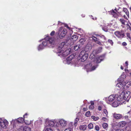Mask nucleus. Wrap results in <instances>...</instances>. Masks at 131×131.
<instances>
[{
	"label": "nucleus",
	"instance_id": "1",
	"mask_svg": "<svg viewBox=\"0 0 131 131\" xmlns=\"http://www.w3.org/2000/svg\"><path fill=\"white\" fill-rule=\"evenodd\" d=\"M94 51L90 56V58L91 59L92 62L87 64L85 67L87 72L95 70L98 66V64L95 65V63H100L104 58L105 55L95 57L94 55Z\"/></svg>",
	"mask_w": 131,
	"mask_h": 131
},
{
	"label": "nucleus",
	"instance_id": "2",
	"mask_svg": "<svg viewBox=\"0 0 131 131\" xmlns=\"http://www.w3.org/2000/svg\"><path fill=\"white\" fill-rule=\"evenodd\" d=\"M128 87L125 85V83L124 82H119L116 85V88L120 91L123 92L126 90Z\"/></svg>",
	"mask_w": 131,
	"mask_h": 131
},
{
	"label": "nucleus",
	"instance_id": "3",
	"mask_svg": "<svg viewBox=\"0 0 131 131\" xmlns=\"http://www.w3.org/2000/svg\"><path fill=\"white\" fill-rule=\"evenodd\" d=\"M67 122L64 119H61L60 120L59 123L57 122L56 124V127H58L59 129L58 130L61 129L63 127H65L67 125Z\"/></svg>",
	"mask_w": 131,
	"mask_h": 131
},
{
	"label": "nucleus",
	"instance_id": "4",
	"mask_svg": "<svg viewBox=\"0 0 131 131\" xmlns=\"http://www.w3.org/2000/svg\"><path fill=\"white\" fill-rule=\"evenodd\" d=\"M67 32V30L66 29H63L62 27H60L59 29L58 32V35H59L60 38L62 39L65 36Z\"/></svg>",
	"mask_w": 131,
	"mask_h": 131
},
{
	"label": "nucleus",
	"instance_id": "5",
	"mask_svg": "<svg viewBox=\"0 0 131 131\" xmlns=\"http://www.w3.org/2000/svg\"><path fill=\"white\" fill-rule=\"evenodd\" d=\"M71 50V49L70 48L67 49L64 52H63V50H61L58 52L57 54L59 56L61 55L63 57H66L70 53Z\"/></svg>",
	"mask_w": 131,
	"mask_h": 131
},
{
	"label": "nucleus",
	"instance_id": "6",
	"mask_svg": "<svg viewBox=\"0 0 131 131\" xmlns=\"http://www.w3.org/2000/svg\"><path fill=\"white\" fill-rule=\"evenodd\" d=\"M80 56L81 57V60L82 62H84L87 59L88 54V53L85 52L84 50H82L80 53Z\"/></svg>",
	"mask_w": 131,
	"mask_h": 131
},
{
	"label": "nucleus",
	"instance_id": "7",
	"mask_svg": "<svg viewBox=\"0 0 131 131\" xmlns=\"http://www.w3.org/2000/svg\"><path fill=\"white\" fill-rule=\"evenodd\" d=\"M8 122L6 119L0 118V127L6 128L8 125Z\"/></svg>",
	"mask_w": 131,
	"mask_h": 131
},
{
	"label": "nucleus",
	"instance_id": "8",
	"mask_svg": "<svg viewBox=\"0 0 131 131\" xmlns=\"http://www.w3.org/2000/svg\"><path fill=\"white\" fill-rule=\"evenodd\" d=\"M114 34L117 37L120 39L123 38L125 36L124 32L122 30L120 31H116L115 32Z\"/></svg>",
	"mask_w": 131,
	"mask_h": 131
},
{
	"label": "nucleus",
	"instance_id": "9",
	"mask_svg": "<svg viewBox=\"0 0 131 131\" xmlns=\"http://www.w3.org/2000/svg\"><path fill=\"white\" fill-rule=\"evenodd\" d=\"M56 123V121L54 120L47 119L46 121V124L49 126L53 127Z\"/></svg>",
	"mask_w": 131,
	"mask_h": 131
},
{
	"label": "nucleus",
	"instance_id": "10",
	"mask_svg": "<svg viewBox=\"0 0 131 131\" xmlns=\"http://www.w3.org/2000/svg\"><path fill=\"white\" fill-rule=\"evenodd\" d=\"M46 40H48L49 47L52 46L54 45L55 40L53 38H49V37H46Z\"/></svg>",
	"mask_w": 131,
	"mask_h": 131
},
{
	"label": "nucleus",
	"instance_id": "11",
	"mask_svg": "<svg viewBox=\"0 0 131 131\" xmlns=\"http://www.w3.org/2000/svg\"><path fill=\"white\" fill-rule=\"evenodd\" d=\"M122 93H124L123 94V96L124 97V99L126 100L127 98H128L130 94V92L129 91H123Z\"/></svg>",
	"mask_w": 131,
	"mask_h": 131
},
{
	"label": "nucleus",
	"instance_id": "12",
	"mask_svg": "<svg viewBox=\"0 0 131 131\" xmlns=\"http://www.w3.org/2000/svg\"><path fill=\"white\" fill-rule=\"evenodd\" d=\"M19 129V130H23V131H31V128L27 126H21Z\"/></svg>",
	"mask_w": 131,
	"mask_h": 131
},
{
	"label": "nucleus",
	"instance_id": "13",
	"mask_svg": "<svg viewBox=\"0 0 131 131\" xmlns=\"http://www.w3.org/2000/svg\"><path fill=\"white\" fill-rule=\"evenodd\" d=\"M126 124V122L125 121H122L119 122L117 124L118 126L120 127H122L125 126Z\"/></svg>",
	"mask_w": 131,
	"mask_h": 131
},
{
	"label": "nucleus",
	"instance_id": "14",
	"mask_svg": "<svg viewBox=\"0 0 131 131\" xmlns=\"http://www.w3.org/2000/svg\"><path fill=\"white\" fill-rule=\"evenodd\" d=\"M124 93H121V95L117 97L116 96L115 97L117 98V101H121L123 99H124V97L123 96Z\"/></svg>",
	"mask_w": 131,
	"mask_h": 131
},
{
	"label": "nucleus",
	"instance_id": "15",
	"mask_svg": "<svg viewBox=\"0 0 131 131\" xmlns=\"http://www.w3.org/2000/svg\"><path fill=\"white\" fill-rule=\"evenodd\" d=\"M79 42L80 43L79 45H80L81 46L82 45L86 43V39L85 38L81 39L80 40Z\"/></svg>",
	"mask_w": 131,
	"mask_h": 131
},
{
	"label": "nucleus",
	"instance_id": "16",
	"mask_svg": "<svg viewBox=\"0 0 131 131\" xmlns=\"http://www.w3.org/2000/svg\"><path fill=\"white\" fill-rule=\"evenodd\" d=\"M114 117L117 119H119L121 118L122 116V114H116L114 113L113 114Z\"/></svg>",
	"mask_w": 131,
	"mask_h": 131
},
{
	"label": "nucleus",
	"instance_id": "17",
	"mask_svg": "<svg viewBox=\"0 0 131 131\" xmlns=\"http://www.w3.org/2000/svg\"><path fill=\"white\" fill-rule=\"evenodd\" d=\"M74 57L73 55H71L68 57L66 59L67 63L68 64L70 63Z\"/></svg>",
	"mask_w": 131,
	"mask_h": 131
},
{
	"label": "nucleus",
	"instance_id": "18",
	"mask_svg": "<svg viewBox=\"0 0 131 131\" xmlns=\"http://www.w3.org/2000/svg\"><path fill=\"white\" fill-rule=\"evenodd\" d=\"M91 48V45L90 44H88L87 45L84 50L85 51V52H86L90 50Z\"/></svg>",
	"mask_w": 131,
	"mask_h": 131
},
{
	"label": "nucleus",
	"instance_id": "19",
	"mask_svg": "<svg viewBox=\"0 0 131 131\" xmlns=\"http://www.w3.org/2000/svg\"><path fill=\"white\" fill-rule=\"evenodd\" d=\"M78 39L77 36L76 35H73L71 38L69 39V41H68V42H69L70 41L72 40V41H75Z\"/></svg>",
	"mask_w": 131,
	"mask_h": 131
},
{
	"label": "nucleus",
	"instance_id": "20",
	"mask_svg": "<svg viewBox=\"0 0 131 131\" xmlns=\"http://www.w3.org/2000/svg\"><path fill=\"white\" fill-rule=\"evenodd\" d=\"M116 9H115L114 10H112V11L110 12L111 14L115 17H116L118 15L116 13Z\"/></svg>",
	"mask_w": 131,
	"mask_h": 131
},
{
	"label": "nucleus",
	"instance_id": "21",
	"mask_svg": "<svg viewBox=\"0 0 131 131\" xmlns=\"http://www.w3.org/2000/svg\"><path fill=\"white\" fill-rule=\"evenodd\" d=\"M42 44L44 46H48L49 47V44L48 43V40H46V38H45L43 40V41L42 42Z\"/></svg>",
	"mask_w": 131,
	"mask_h": 131
},
{
	"label": "nucleus",
	"instance_id": "22",
	"mask_svg": "<svg viewBox=\"0 0 131 131\" xmlns=\"http://www.w3.org/2000/svg\"><path fill=\"white\" fill-rule=\"evenodd\" d=\"M116 99V97L113 95H111L109 96L108 100L109 101L112 102Z\"/></svg>",
	"mask_w": 131,
	"mask_h": 131
},
{
	"label": "nucleus",
	"instance_id": "23",
	"mask_svg": "<svg viewBox=\"0 0 131 131\" xmlns=\"http://www.w3.org/2000/svg\"><path fill=\"white\" fill-rule=\"evenodd\" d=\"M87 128V126L86 125H81L79 126V129L81 130H85Z\"/></svg>",
	"mask_w": 131,
	"mask_h": 131
},
{
	"label": "nucleus",
	"instance_id": "24",
	"mask_svg": "<svg viewBox=\"0 0 131 131\" xmlns=\"http://www.w3.org/2000/svg\"><path fill=\"white\" fill-rule=\"evenodd\" d=\"M119 105V103H118L117 101H115L113 102L112 104V106L114 107H117Z\"/></svg>",
	"mask_w": 131,
	"mask_h": 131
},
{
	"label": "nucleus",
	"instance_id": "25",
	"mask_svg": "<svg viewBox=\"0 0 131 131\" xmlns=\"http://www.w3.org/2000/svg\"><path fill=\"white\" fill-rule=\"evenodd\" d=\"M65 44V43L64 42H62L59 45L58 49L59 50H60L62 48H63V46H64Z\"/></svg>",
	"mask_w": 131,
	"mask_h": 131
},
{
	"label": "nucleus",
	"instance_id": "26",
	"mask_svg": "<svg viewBox=\"0 0 131 131\" xmlns=\"http://www.w3.org/2000/svg\"><path fill=\"white\" fill-rule=\"evenodd\" d=\"M25 119L23 117H20L18 118L17 119V121L18 122L21 123L24 121Z\"/></svg>",
	"mask_w": 131,
	"mask_h": 131
},
{
	"label": "nucleus",
	"instance_id": "27",
	"mask_svg": "<svg viewBox=\"0 0 131 131\" xmlns=\"http://www.w3.org/2000/svg\"><path fill=\"white\" fill-rule=\"evenodd\" d=\"M81 46L80 45H76L74 47V49L75 50H77L81 47Z\"/></svg>",
	"mask_w": 131,
	"mask_h": 131
},
{
	"label": "nucleus",
	"instance_id": "28",
	"mask_svg": "<svg viewBox=\"0 0 131 131\" xmlns=\"http://www.w3.org/2000/svg\"><path fill=\"white\" fill-rule=\"evenodd\" d=\"M120 21L123 25L126 26V23L127 22H126L125 20L123 19H121Z\"/></svg>",
	"mask_w": 131,
	"mask_h": 131
},
{
	"label": "nucleus",
	"instance_id": "29",
	"mask_svg": "<svg viewBox=\"0 0 131 131\" xmlns=\"http://www.w3.org/2000/svg\"><path fill=\"white\" fill-rule=\"evenodd\" d=\"M44 47L45 46H44L42 44H40L38 47V50H41L44 48Z\"/></svg>",
	"mask_w": 131,
	"mask_h": 131
},
{
	"label": "nucleus",
	"instance_id": "30",
	"mask_svg": "<svg viewBox=\"0 0 131 131\" xmlns=\"http://www.w3.org/2000/svg\"><path fill=\"white\" fill-rule=\"evenodd\" d=\"M123 10L124 12L126 13V15L127 16H129V12H128V10L126 8H124L123 9Z\"/></svg>",
	"mask_w": 131,
	"mask_h": 131
},
{
	"label": "nucleus",
	"instance_id": "31",
	"mask_svg": "<svg viewBox=\"0 0 131 131\" xmlns=\"http://www.w3.org/2000/svg\"><path fill=\"white\" fill-rule=\"evenodd\" d=\"M24 122L25 123L28 125L30 124L31 123V121L25 120Z\"/></svg>",
	"mask_w": 131,
	"mask_h": 131
},
{
	"label": "nucleus",
	"instance_id": "32",
	"mask_svg": "<svg viewBox=\"0 0 131 131\" xmlns=\"http://www.w3.org/2000/svg\"><path fill=\"white\" fill-rule=\"evenodd\" d=\"M93 126L92 123L89 124L88 125V127L89 129H92L93 128Z\"/></svg>",
	"mask_w": 131,
	"mask_h": 131
},
{
	"label": "nucleus",
	"instance_id": "33",
	"mask_svg": "<svg viewBox=\"0 0 131 131\" xmlns=\"http://www.w3.org/2000/svg\"><path fill=\"white\" fill-rule=\"evenodd\" d=\"M91 117L92 119H93V120L95 121H96L99 119V117H95L93 116H92Z\"/></svg>",
	"mask_w": 131,
	"mask_h": 131
},
{
	"label": "nucleus",
	"instance_id": "34",
	"mask_svg": "<svg viewBox=\"0 0 131 131\" xmlns=\"http://www.w3.org/2000/svg\"><path fill=\"white\" fill-rule=\"evenodd\" d=\"M79 120V118H76L75 119L74 122V125L75 126H76L77 125V124Z\"/></svg>",
	"mask_w": 131,
	"mask_h": 131
},
{
	"label": "nucleus",
	"instance_id": "35",
	"mask_svg": "<svg viewBox=\"0 0 131 131\" xmlns=\"http://www.w3.org/2000/svg\"><path fill=\"white\" fill-rule=\"evenodd\" d=\"M85 115L87 117L90 116L91 115L90 112L88 111L86 112L85 114Z\"/></svg>",
	"mask_w": 131,
	"mask_h": 131
},
{
	"label": "nucleus",
	"instance_id": "36",
	"mask_svg": "<svg viewBox=\"0 0 131 131\" xmlns=\"http://www.w3.org/2000/svg\"><path fill=\"white\" fill-rule=\"evenodd\" d=\"M126 27L127 29L131 30V26H130L127 23H126Z\"/></svg>",
	"mask_w": 131,
	"mask_h": 131
},
{
	"label": "nucleus",
	"instance_id": "37",
	"mask_svg": "<svg viewBox=\"0 0 131 131\" xmlns=\"http://www.w3.org/2000/svg\"><path fill=\"white\" fill-rule=\"evenodd\" d=\"M103 127L105 129L108 126V124L106 123H104L102 125Z\"/></svg>",
	"mask_w": 131,
	"mask_h": 131
},
{
	"label": "nucleus",
	"instance_id": "38",
	"mask_svg": "<svg viewBox=\"0 0 131 131\" xmlns=\"http://www.w3.org/2000/svg\"><path fill=\"white\" fill-rule=\"evenodd\" d=\"M108 43H110L111 44V45L112 46L113 45V43L112 40L108 39Z\"/></svg>",
	"mask_w": 131,
	"mask_h": 131
},
{
	"label": "nucleus",
	"instance_id": "39",
	"mask_svg": "<svg viewBox=\"0 0 131 131\" xmlns=\"http://www.w3.org/2000/svg\"><path fill=\"white\" fill-rule=\"evenodd\" d=\"M45 129V131H53V130L50 128H46Z\"/></svg>",
	"mask_w": 131,
	"mask_h": 131
},
{
	"label": "nucleus",
	"instance_id": "40",
	"mask_svg": "<svg viewBox=\"0 0 131 131\" xmlns=\"http://www.w3.org/2000/svg\"><path fill=\"white\" fill-rule=\"evenodd\" d=\"M92 38L95 42H96V41H98V39L94 36H92Z\"/></svg>",
	"mask_w": 131,
	"mask_h": 131
},
{
	"label": "nucleus",
	"instance_id": "41",
	"mask_svg": "<svg viewBox=\"0 0 131 131\" xmlns=\"http://www.w3.org/2000/svg\"><path fill=\"white\" fill-rule=\"evenodd\" d=\"M103 112L105 114V116H107L108 113L107 111L105 109H104V110Z\"/></svg>",
	"mask_w": 131,
	"mask_h": 131
},
{
	"label": "nucleus",
	"instance_id": "42",
	"mask_svg": "<svg viewBox=\"0 0 131 131\" xmlns=\"http://www.w3.org/2000/svg\"><path fill=\"white\" fill-rule=\"evenodd\" d=\"M95 129L97 131H99V126L97 125H96L95 127Z\"/></svg>",
	"mask_w": 131,
	"mask_h": 131
},
{
	"label": "nucleus",
	"instance_id": "43",
	"mask_svg": "<svg viewBox=\"0 0 131 131\" xmlns=\"http://www.w3.org/2000/svg\"><path fill=\"white\" fill-rule=\"evenodd\" d=\"M89 108L90 109H93L94 108V106L93 105H91L89 106Z\"/></svg>",
	"mask_w": 131,
	"mask_h": 131
},
{
	"label": "nucleus",
	"instance_id": "44",
	"mask_svg": "<svg viewBox=\"0 0 131 131\" xmlns=\"http://www.w3.org/2000/svg\"><path fill=\"white\" fill-rule=\"evenodd\" d=\"M102 119L104 121H107V119L105 117H103L102 118Z\"/></svg>",
	"mask_w": 131,
	"mask_h": 131
},
{
	"label": "nucleus",
	"instance_id": "45",
	"mask_svg": "<svg viewBox=\"0 0 131 131\" xmlns=\"http://www.w3.org/2000/svg\"><path fill=\"white\" fill-rule=\"evenodd\" d=\"M126 35L127 37L128 38H130V35L129 33L127 32L126 33Z\"/></svg>",
	"mask_w": 131,
	"mask_h": 131
},
{
	"label": "nucleus",
	"instance_id": "46",
	"mask_svg": "<svg viewBox=\"0 0 131 131\" xmlns=\"http://www.w3.org/2000/svg\"><path fill=\"white\" fill-rule=\"evenodd\" d=\"M13 127L14 128V129H12V130L13 131H17L16 126L15 125H13Z\"/></svg>",
	"mask_w": 131,
	"mask_h": 131
},
{
	"label": "nucleus",
	"instance_id": "47",
	"mask_svg": "<svg viewBox=\"0 0 131 131\" xmlns=\"http://www.w3.org/2000/svg\"><path fill=\"white\" fill-rule=\"evenodd\" d=\"M64 131H72L71 128H69L66 129Z\"/></svg>",
	"mask_w": 131,
	"mask_h": 131
},
{
	"label": "nucleus",
	"instance_id": "48",
	"mask_svg": "<svg viewBox=\"0 0 131 131\" xmlns=\"http://www.w3.org/2000/svg\"><path fill=\"white\" fill-rule=\"evenodd\" d=\"M115 131H124V130L122 129H119L116 130Z\"/></svg>",
	"mask_w": 131,
	"mask_h": 131
},
{
	"label": "nucleus",
	"instance_id": "49",
	"mask_svg": "<svg viewBox=\"0 0 131 131\" xmlns=\"http://www.w3.org/2000/svg\"><path fill=\"white\" fill-rule=\"evenodd\" d=\"M55 31H52L50 34L52 36H53L55 33Z\"/></svg>",
	"mask_w": 131,
	"mask_h": 131
},
{
	"label": "nucleus",
	"instance_id": "50",
	"mask_svg": "<svg viewBox=\"0 0 131 131\" xmlns=\"http://www.w3.org/2000/svg\"><path fill=\"white\" fill-rule=\"evenodd\" d=\"M28 114H27V113H26L25 115H24V118H25L26 117H27V116H28Z\"/></svg>",
	"mask_w": 131,
	"mask_h": 131
},
{
	"label": "nucleus",
	"instance_id": "51",
	"mask_svg": "<svg viewBox=\"0 0 131 131\" xmlns=\"http://www.w3.org/2000/svg\"><path fill=\"white\" fill-rule=\"evenodd\" d=\"M122 45L123 46H126L127 45L126 43L125 42H124L122 43Z\"/></svg>",
	"mask_w": 131,
	"mask_h": 131
},
{
	"label": "nucleus",
	"instance_id": "52",
	"mask_svg": "<svg viewBox=\"0 0 131 131\" xmlns=\"http://www.w3.org/2000/svg\"><path fill=\"white\" fill-rule=\"evenodd\" d=\"M98 109L100 111L102 109V107L101 106H99L98 107Z\"/></svg>",
	"mask_w": 131,
	"mask_h": 131
},
{
	"label": "nucleus",
	"instance_id": "53",
	"mask_svg": "<svg viewBox=\"0 0 131 131\" xmlns=\"http://www.w3.org/2000/svg\"><path fill=\"white\" fill-rule=\"evenodd\" d=\"M97 43L99 44V45H101V42L99 41V40H98V41H96V42Z\"/></svg>",
	"mask_w": 131,
	"mask_h": 131
},
{
	"label": "nucleus",
	"instance_id": "54",
	"mask_svg": "<svg viewBox=\"0 0 131 131\" xmlns=\"http://www.w3.org/2000/svg\"><path fill=\"white\" fill-rule=\"evenodd\" d=\"M124 118L126 119H128V116H124Z\"/></svg>",
	"mask_w": 131,
	"mask_h": 131
},
{
	"label": "nucleus",
	"instance_id": "55",
	"mask_svg": "<svg viewBox=\"0 0 131 131\" xmlns=\"http://www.w3.org/2000/svg\"><path fill=\"white\" fill-rule=\"evenodd\" d=\"M91 105H93L94 104V102L93 101H91Z\"/></svg>",
	"mask_w": 131,
	"mask_h": 131
},
{
	"label": "nucleus",
	"instance_id": "56",
	"mask_svg": "<svg viewBox=\"0 0 131 131\" xmlns=\"http://www.w3.org/2000/svg\"><path fill=\"white\" fill-rule=\"evenodd\" d=\"M83 110L84 111H86L88 110V109L86 108H83Z\"/></svg>",
	"mask_w": 131,
	"mask_h": 131
},
{
	"label": "nucleus",
	"instance_id": "57",
	"mask_svg": "<svg viewBox=\"0 0 131 131\" xmlns=\"http://www.w3.org/2000/svg\"><path fill=\"white\" fill-rule=\"evenodd\" d=\"M100 37L102 38H104V40H105V37L103 35H102V36H100Z\"/></svg>",
	"mask_w": 131,
	"mask_h": 131
},
{
	"label": "nucleus",
	"instance_id": "58",
	"mask_svg": "<svg viewBox=\"0 0 131 131\" xmlns=\"http://www.w3.org/2000/svg\"><path fill=\"white\" fill-rule=\"evenodd\" d=\"M37 121L35 122V125H37V124L38 121Z\"/></svg>",
	"mask_w": 131,
	"mask_h": 131
},
{
	"label": "nucleus",
	"instance_id": "59",
	"mask_svg": "<svg viewBox=\"0 0 131 131\" xmlns=\"http://www.w3.org/2000/svg\"><path fill=\"white\" fill-rule=\"evenodd\" d=\"M16 120V119H15V120H13V119L12 120V121H10V123H11V124H12V122H13V121H15V120Z\"/></svg>",
	"mask_w": 131,
	"mask_h": 131
},
{
	"label": "nucleus",
	"instance_id": "60",
	"mask_svg": "<svg viewBox=\"0 0 131 131\" xmlns=\"http://www.w3.org/2000/svg\"><path fill=\"white\" fill-rule=\"evenodd\" d=\"M125 63L126 64L127 66L128 65V63L127 61H126L125 62Z\"/></svg>",
	"mask_w": 131,
	"mask_h": 131
},
{
	"label": "nucleus",
	"instance_id": "61",
	"mask_svg": "<svg viewBox=\"0 0 131 131\" xmlns=\"http://www.w3.org/2000/svg\"><path fill=\"white\" fill-rule=\"evenodd\" d=\"M92 19H93V20H96V18H92Z\"/></svg>",
	"mask_w": 131,
	"mask_h": 131
},
{
	"label": "nucleus",
	"instance_id": "62",
	"mask_svg": "<svg viewBox=\"0 0 131 131\" xmlns=\"http://www.w3.org/2000/svg\"><path fill=\"white\" fill-rule=\"evenodd\" d=\"M121 69L122 70H123V68L122 66H121Z\"/></svg>",
	"mask_w": 131,
	"mask_h": 131
},
{
	"label": "nucleus",
	"instance_id": "63",
	"mask_svg": "<svg viewBox=\"0 0 131 131\" xmlns=\"http://www.w3.org/2000/svg\"><path fill=\"white\" fill-rule=\"evenodd\" d=\"M65 27H67L68 28H69L68 26V25H65Z\"/></svg>",
	"mask_w": 131,
	"mask_h": 131
},
{
	"label": "nucleus",
	"instance_id": "64",
	"mask_svg": "<svg viewBox=\"0 0 131 131\" xmlns=\"http://www.w3.org/2000/svg\"><path fill=\"white\" fill-rule=\"evenodd\" d=\"M81 16H82V17H84L85 16V15H81Z\"/></svg>",
	"mask_w": 131,
	"mask_h": 131
}]
</instances>
